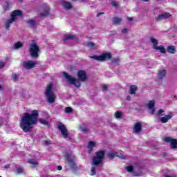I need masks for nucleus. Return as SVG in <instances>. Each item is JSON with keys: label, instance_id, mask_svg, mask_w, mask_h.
<instances>
[{"label": "nucleus", "instance_id": "79ce46f5", "mask_svg": "<svg viewBox=\"0 0 177 177\" xmlns=\"http://www.w3.org/2000/svg\"><path fill=\"white\" fill-rule=\"evenodd\" d=\"M107 89H109V86L107 85H103L102 86V91H107Z\"/></svg>", "mask_w": 177, "mask_h": 177}, {"label": "nucleus", "instance_id": "cd10ccee", "mask_svg": "<svg viewBox=\"0 0 177 177\" xmlns=\"http://www.w3.org/2000/svg\"><path fill=\"white\" fill-rule=\"evenodd\" d=\"M121 21H122V19L119 17H115L113 19V24H120V23H121Z\"/></svg>", "mask_w": 177, "mask_h": 177}, {"label": "nucleus", "instance_id": "412c9836", "mask_svg": "<svg viewBox=\"0 0 177 177\" xmlns=\"http://www.w3.org/2000/svg\"><path fill=\"white\" fill-rule=\"evenodd\" d=\"M136 91H138V87L135 85H133L130 87L129 93L130 95H135L136 93Z\"/></svg>", "mask_w": 177, "mask_h": 177}, {"label": "nucleus", "instance_id": "5fc2aeb1", "mask_svg": "<svg viewBox=\"0 0 177 177\" xmlns=\"http://www.w3.org/2000/svg\"><path fill=\"white\" fill-rule=\"evenodd\" d=\"M0 177H2V176H0Z\"/></svg>", "mask_w": 177, "mask_h": 177}, {"label": "nucleus", "instance_id": "5701e85b", "mask_svg": "<svg viewBox=\"0 0 177 177\" xmlns=\"http://www.w3.org/2000/svg\"><path fill=\"white\" fill-rule=\"evenodd\" d=\"M68 164L69 165V167H71V168H75V162H74V160H73L72 159H70V158H68Z\"/></svg>", "mask_w": 177, "mask_h": 177}, {"label": "nucleus", "instance_id": "72a5a7b5", "mask_svg": "<svg viewBox=\"0 0 177 177\" xmlns=\"http://www.w3.org/2000/svg\"><path fill=\"white\" fill-rule=\"evenodd\" d=\"M73 38H74V35H65V38L64 39V41H68V39H73Z\"/></svg>", "mask_w": 177, "mask_h": 177}, {"label": "nucleus", "instance_id": "c756f323", "mask_svg": "<svg viewBox=\"0 0 177 177\" xmlns=\"http://www.w3.org/2000/svg\"><path fill=\"white\" fill-rule=\"evenodd\" d=\"M167 52L169 53H171V54L175 53V47L173 46H168L167 47Z\"/></svg>", "mask_w": 177, "mask_h": 177}, {"label": "nucleus", "instance_id": "a211bd4d", "mask_svg": "<svg viewBox=\"0 0 177 177\" xmlns=\"http://www.w3.org/2000/svg\"><path fill=\"white\" fill-rule=\"evenodd\" d=\"M62 6L66 10H68L70 9H71V8H73V6H71V3H70L68 1H63L62 2Z\"/></svg>", "mask_w": 177, "mask_h": 177}, {"label": "nucleus", "instance_id": "f8f14e48", "mask_svg": "<svg viewBox=\"0 0 177 177\" xmlns=\"http://www.w3.org/2000/svg\"><path fill=\"white\" fill-rule=\"evenodd\" d=\"M109 158H111V160H113L114 157H119V158H121L122 160H125V156L122 155V153L118 154V152H109L107 154Z\"/></svg>", "mask_w": 177, "mask_h": 177}, {"label": "nucleus", "instance_id": "a18cd8bd", "mask_svg": "<svg viewBox=\"0 0 177 177\" xmlns=\"http://www.w3.org/2000/svg\"><path fill=\"white\" fill-rule=\"evenodd\" d=\"M57 169H58V171H62V169H63V167L62 166L59 165L57 167Z\"/></svg>", "mask_w": 177, "mask_h": 177}, {"label": "nucleus", "instance_id": "9d476101", "mask_svg": "<svg viewBox=\"0 0 177 177\" xmlns=\"http://www.w3.org/2000/svg\"><path fill=\"white\" fill-rule=\"evenodd\" d=\"M23 66L26 70H31V68H34L37 66V62L31 60L25 61L24 62Z\"/></svg>", "mask_w": 177, "mask_h": 177}, {"label": "nucleus", "instance_id": "09e8293b", "mask_svg": "<svg viewBox=\"0 0 177 177\" xmlns=\"http://www.w3.org/2000/svg\"><path fill=\"white\" fill-rule=\"evenodd\" d=\"M129 19V21H133V18H132V17H130V18H128Z\"/></svg>", "mask_w": 177, "mask_h": 177}, {"label": "nucleus", "instance_id": "6e6552de", "mask_svg": "<svg viewBox=\"0 0 177 177\" xmlns=\"http://www.w3.org/2000/svg\"><path fill=\"white\" fill-rule=\"evenodd\" d=\"M90 57L91 59H94L95 60H97L98 62H103L104 60L111 59V54L104 53L99 56L92 55V56H90Z\"/></svg>", "mask_w": 177, "mask_h": 177}, {"label": "nucleus", "instance_id": "4468645a", "mask_svg": "<svg viewBox=\"0 0 177 177\" xmlns=\"http://www.w3.org/2000/svg\"><path fill=\"white\" fill-rule=\"evenodd\" d=\"M156 104V102L154 101V100H152L151 101H149V102L147 104V106L149 109L150 111V114H154L156 110L154 109V106Z\"/></svg>", "mask_w": 177, "mask_h": 177}, {"label": "nucleus", "instance_id": "ea45409f", "mask_svg": "<svg viewBox=\"0 0 177 177\" xmlns=\"http://www.w3.org/2000/svg\"><path fill=\"white\" fill-rule=\"evenodd\" d=\"M162 113H164V110L159 109L156 114H157V115H161V114H162Z\"/></svg>", "mask_w": 177, "mask_h": 177}, {"label": "nucleus", "instance_id": "c85d7f7f", "mask_svg": "<svg viewBox=\"0 0 177 177\" xmlns=\"http://www.w3.org/2000/svg\"><path fill=\"white\" fill-rule=\"evenodd\" d=\"M48 15H49V8H46L44 12L40 14V17L48 16Z\"/></svg>", "mask_w": 177, "mask_h": 177}, {"label": "nucleus", "instance_id": "f257e3e1", "mask_svg": "<svg viewBox=\"0 0 177 177\" xmlns=\"http://www.w3.org/2000/svg\"><path fill=\"white\" fill-rule=\"evenodd\" d=\"M38 122V111L33 110L32 113H25L21 118L19 127L26 133L31 132L35 125Z\"/></svg>", "mask_w": 177, "mask_h": 177}, {"label": "nucleus", "instance_id": "ddd939ff", "mask_svg": "<svg viewBox=\"0 0 177 177\" xmlns=\"http://www.w3.org/2000/svg\"><path fill=\"white\" fill-rule=\"evenodd\" d=\"M142 122H137L135 125L133 129V133H140V132H142Z\"/></svg>", "mask_w": 177, "mask_h": 177}, {"label": "nucleus", "instance_id": "c9c22d12", "mask_svg": "<svg viewBox=\"0 0 177 177\" xmlns=\"http://www.w3.org/2000/svg\"><path fill=\"white\" fill-rule=\"evenodd\" d=\"M91 176H93V175H95V174H96V168L93 166L91 167Z\"/></svg>", "mask_w": 177, "mask_h": 177}, {"label": "nucleus", "instance_id": "49530a36", "mask_svg": "<svg viewBox=\"0 0 177 177\" xmlns=\"http://www.w3.org/2000/svg\"><path fill=\"white\" fill-rule=\"evenodd\" d=\"M126 100H131V96L128 95L126 98Z\"/></svg>", "mask_w": 177, "mask_h": 177}, {"label": "nucleus", "instance_id": "393cba45", "mask_svg": "<svg viewBox=\"0 0 177 177\" xmlns=\"http://www.w3.org/2000/svg\"><path fill=\"white\" fill-rule=\"evenodd\" d=\"M29 164L32 165V168H35L37 165H38V162H37L35 160L30 159L28 160Z\"/></svg>", "mask_w": 177, "mask_h": 177}, {"label": "nucleus", "instance_id": "1a4fd4ad", "mask_svg": "<svg viewBox=\"0 0 177 177\" xmlns=\"http://www.w3.org/2000/svg\"><path fill=\"white\" fill-rule=\"evenodd\" d=\"M163 140L166 143H169L171 149H176V145H177L176 139L171 138V137H165L163 138Z\"/></svg>", "mask_w": 177, "mask_h": 177}, {"label": "nucleus", "instance_id": "39448f33", "mask_svg": "<svg viewBox=\"0 0 177 177\" xmlns=\"http://www.w3.org/2000/svg\"><path fill=\"white\" fill-rule=\"evenodd\" d=\"M30 55L31 57L35 59L39 57V46L37 43H32L30 45Z\"/></svg>", "mask_w": 177, "mask_h": 177}, {"label": "nucleus", "instance_id": "8fccbe9b", "mask_svg": "<svg viewBox=\"0 0 177 177\" xmlns=\"http://www.w3.org/2000/svg\"><path fill=\"white\" fill-rule=\"evenodd\" d=\"M100 15H103L102 12L99 13L97 16H100Z\"/></svg>", "mask_w": 177, "mask_h": 177}, {"label": "nucleus", "instance_id": "b1692460", "mask_svg": "<svg viewBox=\"0 0 177 177\" xmlns=\"http://www.w3.org/2000/svg\"><path fill=\"white\" fill-rule=\"evenodd\" d=\"M93 147H95V142L90 141L88 142V149L89 153H91V151H92V149H93Z\"/></svg>", "mask_w": 177, "mask_h": 177}, {"label": "nucleus", "instance_id": "2f4dec72", "mask_svg": "<svg viewBox=\"0 0 177 177\" xmlns=\"http://www.w3.org/2000/svg\"><path fill=\"white\" fill-rule=\"evenodd\" d=\"M11 80L15 82L17 80H19V75L16 73H12L11 76Z\"/></svg>", "mask_w": 177, "mask_h": 177}, {"label": "nucleus", "instance_id": "7ed1b4c3", "mask_svg": "<svg viewBox=\"0 0 177 177\" xmlns=\"http://www.w3.org/2000/svg\"><path fill=\"white\" fill-rule=\"evenodd\" d=\"M53 84H49L47 85L45 91V96L46 97V100L51 104L55 103L56 100V94H55L53 92Z\"/></svg>", "mask_w": 177, "mask_h": 177}, {"label": "nucleus", "instance_id": "37998d69", "mask_svg": "<svg viewBox=\"0 0 177 177\" xmlns=\"http://www.w3.org/2000/svg\"><path fill=\"white\" fill-rule=\"evenodd\" d=\"M118 62H120V59H118V58H114L113 59H112V63H118Z\"/></svg>", "mask_w": 177, "mask_h": 177}, {"label": "nucleus", "instance_id": "c03bdc74", "mask_svg": "<svg viewBox=\"0 0 177 177\" xmlns=\"http://www.w3.org/2000/svg\"><path fill=\"white\" fill-rule=\"evenodd\" d=\"M122 34H125V33L128 32V29H127V28L122 29Z\"/></svg>", "mask_w": 177, "mask_h": 177}, {"label": "nucleus", "instance_id": "bb28decb", "mask_svg": "<svg viewBox=\"0 0 177 177\" xmlns=\"http://www.w3.org/2000/svg\"><path fill=\"white\" fill-rule=\"evenodd\" d=\"M23 47V43L18 41L15 43L14 44V49H20V48Z\"/></svg>", "mask_w": 177, "mask_h": 177}, {"label": "nucleus", "instance_id": "9b49d317", "mask_svg": "<svg viewBox=\"0 0 177 177\" xmlns=\"http://www.w3.org/2000/svg\"><path fill=\"white\" fill-rule=\"evenodd\" d=\"M171 14L169 12H163L159 14L156 18V21H161V20H167V19H169L171 17Z\"/></svg>", "mask_w": 177, "mask_h": 177}, {"label": "nucleus", "instance_id": "4be33fe9", "mask_svg": "<svg viewBox=\"0 0 177 177\" xmlns=\"http://www.w3.org/2000/svg\"><path fill=\"white\" fill-rule=\"evenodd\" d=\"M80 130L81 132H83V133H86V132H88V127L85 126V124H82L80 127Z\"/></svg>", "mask_w": 177, "mask_h": 177}, {"label": "nucleus", "instance_id": "6ab92c4d", "mask_svg": "<svg viewBox=\"0 0 177 177\" xmlns=\"http://www.w3.org/2000/svg\"><path fill=\"white\" fill-rule=\"evenodd\" d=\"M123 113L122 111H116L114 113V117L116 120H120V118H122Z\"/></svg>", "mask_w": 177, "mask_h": 177}, {"label": "nucleus", "instance_id": "f3484780", "mask_svg": "<svg viewBox=\"0 0 177 177\" xmlns=\"http://www.w3.org/2000/svg\"><path fill=\"white\" fill-rule=\"evenodd\" d=\"M14 21H15V19H13V18H10L9 19H7L6 21V23H5V28H6V30H8V28H9V27H10V25Z\"/></svg>", "mask_w": 177, "mask_h": 177}, {"label": "nucleus", "instance_id": "473e14b6", "mask_svg": "<svg viewBox=\"0 0 177 177\" xmlns=\"http://www.w3.org/2000/svg\"><path fill=\"white\" fill-rule=\"evenodd\" d=\"M88 48H90V49H95V43L93 42H88L86 44Z\"/></svg>", "mask_w": 177, "mask_h": 177}, {"label": "nucleus", "instance_id": "dca6fc26", "mask_svg": "<svg viewBox=\"0 0 177 177\" xmlns=\"http://www.w3.org/2000/svg\"><path fill=\"white\" fill-rule=\"evenodd\" d=\"M22 12L19 10H14L11 15V19H13V20L16 19V16H21Z\"/></svg>", "mask_w": 177, "mask_h": 177}, {"label": "nucleus", "instance_id": "e433bc0d", "mask_svg": "<svg viewBox=\"0 0 177 177\" xmlns=\"http://www.w3.org/2000/svg\"><path fill=\"white\" fill-rule=\"evenodd\" d=\"M73 111V109L71 107H66L65 108V113H71Z\"/></svg>", "mask_w": 177, "mask_h": 177}, {"label": "nucleus", "instance_id": "4c0bfd02", "mask_svg": "<svg viewBox=\"0 0 177 177\" xmlns=\"http://www.w3.org/2000/svg\"><path fill=\"white\" fill-rule=\"evenodd\" d=\"M111 5L114 6V8H118V2L117 1H112Z\"/></svg>", "mask_w": 177, "mask_h": 177}, {"label": "nucleus", "instance_id": "864d4df0", "mask_svg": "<svg viewBox=\"0 0 177 177\" xmlns=\"http://www.w3.org/2000/svg\"><path fill=\"white\" fill-rule=\"evenodd\" d=\"M45 145H48V141H46V142H45Z\"/></svg>", "mask_w": 177, "mask_h": 177}, {"label": "nucleus", "instance_id": "a19ab883", "mask_svg": "<svg viewBox=\"0 0 177 177\" xmlns=\"http://www.w3.org/2000/svg\"><path fill=\"white\" fill-rule=\"evenodd\" d=\"M6 64L3 62H0V68H3V67H5V65Z\"/></svg>", "mask_w": 177, "mask_h": 177}, {"label": "nucleus", "instance_id": "2eb2a0df", "mask_svg": "<svg viewBox=\"0 0 177 177\" xmlns=\"http://www.w3.org/2000/svg\"><path fill=\"white\" fill-rule=\"evenodd\" d=\"M172 118V114L165 115L164 117L160 118L159 120L162 122V124H166L167 121H169Z\"/></svg>", "mask_w": 177, "mask_h": 177}, {"label": "nucleus", "instance_id": "0eeeda50", "mask_svg": "<svg viewBox=\"0 0 177 177\" xmlns=\"http://www.w3.org/2000/svg\"><path fill=\"white\" fill-rule=\"evenodd\" d=\"M150 41L151 44H153V48L156 49V50H160L161 53H165L167 52V50L165 48H164V46H157L158 44V40L154 37H151L150 38Z\"/></svg>", "mask_w": 177, "mask_h": 177}, {"label": "nucleus", "instance_id": "f704fd0d", "mask_svg": "<svg viewBox=\"0 0 177 177\" xmlns=\"http://www.w3.org/2000/svg\"><path fill=\"white\" fill-rule=\"evenodd\" d=\"M126 170L127 172H133V166L129 165L126 167Z\"/></svg>", "mask_w": 177, "mask_h": 177}, {"label": "nucleus", "instance_id": "58836bf2", "mask_svg": "<svg viewBox=\"0 0 177 177\" xmlns=\"http://www.w3.org/2000/svg\"><path fill=\"white\" fill-rule=\"evenodd\" d=\"M17 174H23L24 172V170L22 168H17Z\"/></svg>", "mask_w": 177, "mask_h": 177}, {"label": "nucleus", "instance_id": "aec40b11", "mask_svg": "<svg viewBox=\"0 0 177 177\" xmlns=\"http://www.w3.org/2000/svg\"><path fill=\"white\" fill-rule=\"evenodd\" d=\"M166 74H167V71H165V69H163V70L159 71L158 79L159 80H162V78L164 77H165Z\"/></svg>", "mask_w": 177, "mask_h": 177}, {"label": "nucleus", "instance_id": "603ef678", "mask_svg": "<svg viewBox=\"0 0 177 177\" xmlns=\"http://www.w3.org/2000/svg\"><path fill=\"white\" fill-rule=\"evenodd\" d=\"M0 91H2V86H0Z\"/></svg>", "mask_w": 177, "mask_h": 177}, {"label": "nucleus", "instance_id": "20e7f679", "mask_svg": "<svg viewBox=\"0 0 177 177\" xmlns=\"http://www.w3.org/2000/svg\"><path fill=\"white\" fill-rule=\"evenodd\" d=\"M104 154H106V151L103 150H100L96 152V156L93 158V165H99V164H102L103 158H104Z\"/></svg>", "mask_w": 177, "mask_h": 177}, {"label": "nucleus", "instance_id": "a878e982", "mask_svg": "<svg viewBox=\"0 0 177 177\" xmlns=\"http://www.w3.org/2000/svg\"><path fill=\"white\" fill-rule=\"evenodd\" d=\"M26 23L28 24L30 27H35L36 22L32 19H28Z\"/></svg>", "mask_w": 177, "mask_h": 177}, {"label": "nucleus", "instance_id": "7c9ffc66", "mask_svg": "<svg viewBox=\"0 0 177 177\" xmlns=\"http://www.w3.org/2000/svg\"><path fill=\"white\" fill-rule=\"evenodd\" d=\"M39 121L40 124H42V125H46V127H49V122H48V121H46L45 119L41 118L39 119Z\"/></svg>", "mask_w": 177, "mask_h": 177}, {"label": "nucleus", "instance_id": "3c124183", "mask_svg": "<svg viewBox=\"0 0 177 177\" xmlns=\"http://www.w3.org/2000/svg\"><path fill=\"white\" fill-rule=\"evenodd\" d=\"M144 2H149V0H142Z\"/></svg>", "mask_w": 177, "mask_h": 177}, {"label": "nucleus", "instance_id": "f03ea898", "mask_svg": "<svg viewBox=\"0 0 177 177\" xmlns=\"http://www.w3.org/2000/svg\"><path fill=\"white\" fill-rule=\"evenodd\" d=\"M62 74L65 80H66L67 82H68V84H71V85H75V86H77V88H80V86H81V82H85V81L88 80V77L86 76V72L82 70L77 72L78 80L68 75L66 72H63ZM80 81H81V82H80Z\"/></svg>", "mask_w": 177, "mask_h": 177}, {"label": "nucleus", "instance_id": "423d86ee", "mask_svg": "<svg viewBox=\"0 0 177 177\" xmlns=\"http://www.w3.org/2000/svg\"><path fill=\"white\" fill-rule=\"evenodd\" d=\"M57 125L63 138H64V139H67V140H71V138L68 136V131L67 130V128L66 127V126L60 122H58L57 123Z\"/></svg>", "mask_w": 177, "mask_h": 177}, {"label": "nucleus", "instance_id": "de8ad7c7", "mask_svg": "<svg viewBox=\"0 0 177 177\" xmlns=\"http://www.w3.org/2000/svg\"><path fill=\"white\" fill-rule=\"evenodd\" d=\"M10 167V165H6L4 166V168L8 169V168H9Z\"/></svg>", "mask_w": 177, "mask_h": 177}]
</instances>
